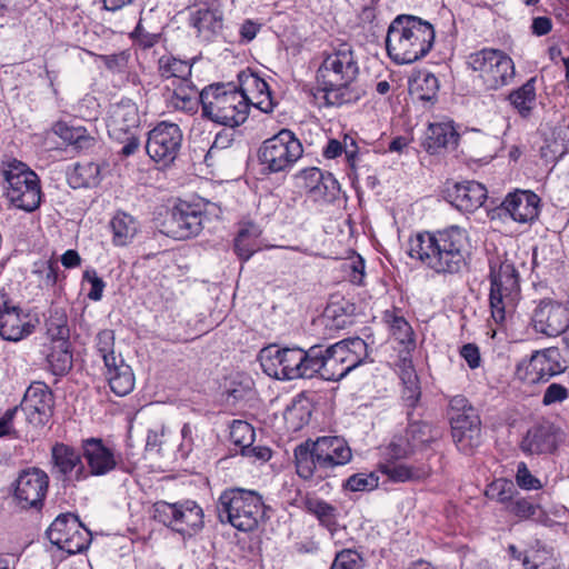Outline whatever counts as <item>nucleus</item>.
<instances>
[{"mask_svg":"<svg viewBox=\"0 0 569 569\" xmlns=\"http://www.w3.org/2000/svg\"><path fill=\"white\" fill-rule=\"evenodd\" d=\"M264 508L260 493L242 488L224 490L217 505L219 520L244 532L252 531L258 527L264 516Z\"/></svg>","mask_w":569,"mask_h":569,"instance_id":"nucleus-7","label":"nucleus"},{"mask_svg":"<svg viewBox=\"0 0 569 569\" xmlns=\"http://www.w3.org/2000/svg\"><path fill=\"white\" fill-rule=\"evenodd\" d=\"M569 398V390L563 385L560 383H551L545 390L542 397L543 406H551L553 403L563 402Z\"/></svg>","mask_w":569,"mask_h":569,"instance_id":"nucleus-59","label":"nucleus"},{"mask_svg":"<svg viewBox=\"0 0 569 569\" xmlns=\"http://www.w3.org/2000/svg\"><path fill=\"white\" fill-rule=\"evenodd\" d=\"M563 441L559 426L549 420L533 423L522 437L520 449L529 456L553 455Z\"/></svg>","mask_w":569,"mask_h":569,"instance_id":"nucleus-18","label":"nucleus"},{"mask_svg":"<svg viewBox=\"0 0 569 569\" xmlns=\"http://www.w3.org/2000/svg\"><path fill=\"white\" fill-rule=\"evenodd\" d=\"M536 78H530L520 88L508 94V100L513 109L523 119H528L536 106Z\"/></svg>","mask_w":569,"mask_h":569,"instance_id":"nucleus-36","label":"nucleus"},{"mask_svg":"<svg viewBox=\"0 0 569 569\" xmlns=\"http://www.w3.org/2000/svg\"><path fill=\"white\" fill-rule=\"evenodd\" d=\"M48 473L38 468L29 467L18 473L12 483V499L23 510H41L49 490Z\"/></svg>","mask_w":569,"mask_h":569,"instance_id":"nucleus-17","label":"nucleus"},{"mask_svg":"<svg viewBox=\"0 0 569 569\" xmlns=\"http://www.w3.org/2000/svg\"><path fill=\"white\" fill-rule=\"evenodd\" d=\"M247 97L251 100L249 101V108L253 106L264 113L271 112L276 106L270 89L254 96L247 93Z\"/></svg>","mask_w":569,"mask_h":569,"instance_id":"nucleus-63","label":"nucleus"},{"mask_svg":"<svg viewBox=\"0 0 569 569\" xmlns=\"http://www.w3.org/2000/svg\"><path fill=\"white\" fill-rule=\"evenodd\" d=\"M449 202L462 212H473L487 199V189L478 181L457 182L448 190Z\"/></svg>","mask_w":569,"mask_h":569,"instance_id":"nucleus-26","label":"nucleus"},{"mask_svg":"<svg viewBox=\"0 0 569 569\" xmlns=\"http://www.w3.org/2000/svg\"><path fill=\"white\" fill-rule=\"evenodd\" d=\"M470 238L466 229L449 226L410 238L409 256L439 276L462 273L470 260Z\"/></svg>","mask_w":569,"mask_h":569,"instance_id":"nucleus-1","label":"nucleus"},{"mask_svg":"<svg viewBox=\"0 0 569 569\" xmlns=\"http://www.w3.org/2000/svg\"><path fill=\"white\" fill-rule=\"evenodd\" d=\"M176 503L166 501H157L151 508V518L159 523L173 530V522L176 518Z\"/></svg>","mask_w":569,"mask_h":569,"instance_id":"nucleus-54","label":"nucleus"},{"mask_svg":"<svg viewBox=\"0 0 569 569\" xmlns=\"http://www.w3.org/2000/svg\"><path fill=\"white\" fill-rule=\"evenodd\" d=\"M256 432L253 427L247 421L233 420L230 427V440L240 448V452L253 445Z\"/></svg>","mask_w":569,"mask_h":569,"instance_id":"nucleus-50","label":"nucleus"},{"mask_svg":"<svg viewBox=\"0 0 569 569\" xmlns=\"http://www.w3.org/2000/svg\"><path fill=\"white\" fill-rule=\"evenodd\" d=\"M516 495H518L516 485L506 478L495 479L486 487L485 490V496L488 499L506 505V507L511 502Z\"/></svg>","mask_w":569,"mask_h":569,"instance_id":"nucleus-48","label":"nucleus"},{"mask_svg":"<svg viewBox=\"0 0 569 569\" xmlns=\"http://www.w3.org/2000/svg\"><path fill=\"white\" fill-rule=\"evenodd\" d=\"M83 280L91 284V289L88 292V298L92 301H99L102 298V292L106 287L104 281L98 277L94 269H87L83 272Z\"/></svg>","mask_w":569,"mask_h":569,"instance_id":"nucleus-60","label":"nucleus"},{"mask_svg":"<svg viewBox=\"0 0 569 569\" xmlns=\"http://www.w3.org/2000/svg\"><path fill=\"white\" fill-rule=\"evenodd\" d=\"M421 397V389L419 381L412 382L409 380V383L403 385L402 390V400L407 407V411H412L418 406Z\"/></svg>","mask_w":569,"mask_h":569,"instance_id":"nucleus-62","label":"nucleus"},{"mask_svg":"<svg viewBox=\"0 0 569 569\" xmlns=\"http://www.w3.org/2000/svg\"><path fill=\"white\" fill-rule=\"evenodd\" d=\"M342 153L346 156L347 163L352 171H356L357 163L360 160V151L356 140L346 134L342 140Z\"/></svg>","mask_w":569,"mask_h":569,"instance_id":"nucleus-61","label":"nucleus"},{"mask_svg":"<svg viewBox=\"0 0 569 569\" xmlns=\"http://www.w3.org/2000/svg\"><path fill=\"white\" fill-rule=\"evenodd\" d=\"M113 232V242L117 246H124L137 232L138 223L127 213H117L110 221Z\"/></svg>","mask_w":569,"mask_h":569,"instance_id":"nucleus-46","label":"nucleus"},{"mask_svg":"<svg viewBox=\"0 0 569 569\" xmlns=\"http://www.w3.org/2000/svg\"><path fill=\"white\" fill-rule=\"evenodd\" d=\"M269 84L257 74H250L242 82V87L239 90H246V93L254 96L257 93L266 92L269 90Z\"/></svg>","mask_w":569,"mask_h":569,"instance_id":"nucleus-64","label":"nucleus"},{"mask_svg":"<svg viewBox=\"0 0 569 569\" xmlns=\"http://www.w3.org/2000/svg\"><path fill=\"white\" fill-rule=\"evenodd\" d=\"M378 469L392 482L419 480L426 476V471L421 468L397 463V461H381L378 466Z\"/></svg>","mask_w":569,"mask_h":569,"instance_id":"nucleus-42","label":"nucleus"},{"mask_svg":"<svg viewBox=\"0 0 569 569\" xmlns=\"http://www.w3.org/2000/svg\"><path fill=\"white\" fill-rule=\"evenodd\" d=\"M448 418L458 450L472 455L481 445V420L477 409L465 396L457 395L449 400Z\"/></svg>","mask_w":569,"mask_h":569,"instance_id":"nucleus-10","label":"nucleus"},{"mask_svg":"<svg viewBox=\"0 0 569 569\" xmlns=\"http://www.w3.org/2000/svg\"><path fill=\"white\" fill-rule=\"evenodd\" d=\"M362 557L356 550L343 549L339 551L330 569H359Z\"/></svg>","mask_w":569,"mask_h":569,"instance_id":"nucleus-58","label":"nucleus"},{"mask_svg":"<svg viewBox=\"0 0 569 569\" xmlns=\"http://www.w3.org/2000/svg\"><path fill=\"white\" fill-rule=\"evenodd\" d=\"M538 506L535 505L529 498L519 497L512 499L511 502L506 507V510L519 518L520 520H527L533 517L537 512Z\"/></svg>","mask_w":569,"mask_h":569,"instance_id":"nucleus-55","label":"nucleus"},{"mask_svg":"<svg viewBox=\"0 0 569 569\" xmlns=\"http://www.w3.org/2000/svg\"><path fill=\"white\" fill-rule=\"evenodd\" d=\"M249 101L246 90L231 83H212L200 91L202 117L230 128L247 120Z\"/></svg>","mask_w":569,"mask_h":569,"instance_id":"nucleus-5","label":"nucleus"},{"mask_svg":"<svg viewBox=\"0 0 569 569\" xmlns=\"http://www.w3.org/2000/svg\"><path fill=\"white\" fill-rule=\"evenodd\" d=\"M435 38V29L429 21L411 14H399L388 27L386 50L397 64H410L430 52Z\"/></svg>","mask_w":569,"mask_h":569,"instance_id":"nucleus-4","label":"nucleus"},{"mask_svg":"<svg viewBox=\"0 0 569 569\" xmlns=\"http://www.w3.org/2000/svg\"><path fill=\"white\" fill-rule=\"evenodd\" d=\"M139 114L136 106L130 103H121L113 108L109 127L113 131L128 132L130 128L138 127Z\"/></svg>","mask_w":569,"mask_h":569,"instance_id":"nucleus-43","label":"nucleus"},{"mask_svg":"<svg viewBox=\"0 0 569 569\" xmlns=\"http://www.w3.org/2000/svg\"><path fill=\"white\" fill-rule=\"evenodd\" d=\"M158 71L163 78H176L180 81L189 80L192 66L188 61L177 59L170 54H162L158 60Z\"/></svg>","mask_w":569,"mask_h":569,"instance_id":"nucleus-44","label":"nucleus"},{"mask_svg":"<svg viewBox=\"0 0 569 569\" xmlns=\"http://www.w3.org/2000/svg\"><path fill=\"white\" fill-rule=\"evenodd\" d=\"M34 273L39 274L46 287H53L59 280V264L57 260L49 259L36 263Z\"/></svg>","mask_w":569,"mask_h":569,"instance_id":"nucleus-56","label":"nucleus"},{"mask_svg":"<svg viewBox=\"0 0 569 569\" xmlns=\"http://www.w3.org/2000/svg\"><path fill=\"white\" fill-rule=\"evenodd\" d=\"M459 133L450 123H430L426 131L423 147L430 154L439 153L442 149H455Z\"/></svg>","mask_w":569,"mask_h":569,"instance_id":"nucleus-29","label":"nucleus"},{"mask_svg":"<svg viewBox=\"0 0 569 569\" xmlns=\"http://www.w3.org/2000/svg\"><path fill=\"white\" fill-rule=\"evenodd\" d=\"M516 483L522 490H539L542 488L541 481L531 473L526 462L517 465Z\"/></svg>","mask_w":569,"mask_h":569,"instance_id":"nucleus-57","label":"nucleus"},{"mask_svg":"<svg viewBox=\"0 0 569 569\" xmlns=\"http://www.w3.org/2000/svg\"><path fill=\"white\" fill-rule=\"evenodd\" d=\"M355 306L346 302L343 305L340 303H330L325 309V312L321 318V322L326 326V328L341 330L352 325V315H353Z\"/></svg>","mask_w":569,"mask_h":569,"instance_id":"nucleus-41","label":"nucleus"},{"mask_svg":"<svg viewBox=\"0 0 569 569\" xmlns=\"http://www.w3.org/2000/svg\"><path fill=\"white\" fill-rule=\"evenodd\" d=\"M53 345L47 353L49 370L54 376H64L72 368V352L69 340L52 341Z\"/></svg>","mask_w":569,"mask_h":569,"instance_id":"nucleus-37","label":"nucleus"},{"mask_svg":"<svg viewBox=\"0 0 569 569\" xmlns=\"http://www.w3.org/2000/svg\"><path fill=\"white\" fill-rule=\"evenodd\" d=\"M82 458L86 459L88 477L103 476L117 466L114 450L107 447L100 438H88L81 441Z\"/></svg>","mask_w":569,"mask_h":569,"instance_id":"nucleus-25","label":"nucleus"},{"mask_svg":"<svg viewBox=\"0 0 569 569\" xmlns=\"http://www.w3.org/2000/svg\"><path fill=\"white\" fill-rule=\"evenodd\" d=\"M408 426L405 436L415 450L422 448L438 438L436 428L427 421L413 420V412L407 411Z\"/></svg>","mask_w":569,"mask_h":569,"instance_id":"nucleus-35","label":"nucleus"},{"mask_svg":"<svg viewBox=\"0 0 569 569\" xmlns=\"http://www.w3.org/2000/svg\"><path fill=\"white\" fill-rule=\"evenodd\" d=\"M106 376L110 389L118 396L130 393L134 386V377L131 368L119 359L113 366L106 367Z\"/></svg>","mask_w":569,"mask_h":569,"instance_id":"nucleus-33","label":"nucleus"},{"mask_svg":"<svg viewBox=\"0 0 569 569\" xmlns=\"http://www.w3.org/2000/svg\"><path fill=\"white\" fill-rule=\"evenodd\" d=\"M28 315L0 289V337L8 341H19L33 331Z\"/></svg>","mask_w":569,"mask_h":569,"instance_id":"nucleus-22","label":"nucleus"},{"mask_svg":"<svg viewBox=\"0 0 569 569\" xmlns=\"http://www.w3.org/2000/svg\"><path fill=\"white\" fill-rule=\"evenodd\" d=\"M468 67L486 90H498L509 84L515 77L512 59L498 49H482L469 54Z\"/></svg>","mask_w":569,"mask_h":569,"instance_id":"nucleus-13","label":"nucleus"},{"mask_svg":"<svg viewBox=\"0 0 569 569\" xmlns=\"http://www.w3.org/2000/svg\"><path fill=\"white\" fill-rule=\"evenodd\" d=\"M293 455L297 473L305 480H325L352 459L348 441L339 436L309 438L295 448Z\"/></svg>","mask_w":569,"mask_h":569,"instance_id":"nucleus-2","label":"nucleus"},{"mask_svg":"<svg viewBox=\"0 0 569 569\" xmlns=\"http://www.w3.org/2000/svg\"><path fill=\"white\" fill-rule=\"evenodd\" d=\"M415 452L416 450L413 449L405 433L395 435L391 441L381 449L383 461L391 462L408 459Z\"/></svg>","mask_w":569,"mask_h":569,"instance_id":"nucleus-47","label":"nucleus"},{"mask_svg":"<svg viewBox=\"0 0 569 569\" xmlns=\"http://www.w3.org/2000/svg\"><path fill=\"white\" fill-rule=\"evenodd\" d=\"M284 420L292 431H298L309 423L311 410L303 400H293L284 411Z\"/></svg>","mask_w":569,"mask_h":569,"instance_id":"nucleus-49","label":"nucleus"},{"mask_svg":"<svg viewBox=\"0 0 569 569\" xmlns=\"http://www.w3.org/2000/svg\"><path fill=\"white\" fill-rule=\"evenodd\" d=\"M52 130L77 152L88 151L97 143L96 138L84 127H73L64 121H58Z\"/></svg>","mask_w":569,"mask_h":569,"instance_id":"nucleus-30","label":"nucleus"},{"mask_svg":"<svg viewBox=\"0 0 569 569\" xmlns=\"http://www.w3.org/2000/svg\"><path fill=\"white\" fill-rule=\"evenodd\" d=\"M168 101L177 110L193 112L200 103V92L190 80H183L178 82Z\"/></svg>","mask_w":569,"mask_h":569,"instance_id":"nucleus-34","label":"nucleus"},{"mask_svg":"<svg viewBox=\"0 0 569 569\" xmlns=\"http://www.w3.org/2000/svg\"><path fill=\"white\" fill-rule=\"evenodd\" d=\"M439 80L431 72H419L410 84V93L417 100L433 104L437 101Z\"/></svg>","mask_w":569,"mask_h":569,"instance_id":"nucleus-38","label":"nucleus"},{"mask_svg":"<svg viewBox=\"0 0 569 569\" xmlns=\"http://www.w3.org/2000/svg\"><path fill=\"white\" fill-rule=\"evenodd\" d=\"M190 21L203 41H213L222 33L223 16L217 9L200 8L192 13Z\"/></svg>","mask_w":569,"mask_h":569,"instance_id":"nucleus-28","label":"nucleus"},{"mask_svg":"<svg viewBox=\"0 0 569 569\" xmlns=\"http://www.w3.org/2000/svg\"><path fill=\"white\" fill-rule=\"evenodd\" d=\"M96 347L104 362V367L113 366L119 359L114 355V333L112 330H102L97 335Z\"/></svg>","mask_w":569,"mask_h":569,"instance_id":"nucleus-51","label":"nucleus"},{"mask_svg":"<svg viewBox=\"0 0 569 569\" xmlns=\"http://www.w3.org/2000/svg\"><path fill=\"white\" fill-rule=\"evenodd\" d=\"M260 228L253 222L243 223L233 241V250L242 261H247L258 250Z\"/></svg>","mask_w":569,"mask_h":569,"instance_id":"nucleus-32","label":"nucleus"},{"mask_svg":"<svg viewBox=\"0 0 569 569\" xmlns=\"http://www.w3.org/2000/svg\"><path fill=\"white\" fill-rule=\"evenodd\" d=\"M51 472L62 481H83L88 478L87 467L82 461V451L63 442L51 447Z\"/></svg>","mask_w":569,"mask_h":569,"instance_id":"nucleus-21","label":"nucleus"},{"mask_svg":"<svg viewBox=\"0 0 569 569\" xmlns=\"http://www.w3.org/2000/svg\"><path fill=\"white\" fill-rule=\"evenodd\" d=\"M6 197L18 209L32 212L41 203L40 179L26 163L12 161L3 170Z\"/></svg>","mask_w":569,"mask_h":569,"instance_id":"nucleus-11","label":"nucleus"},{"mask_svg":"<svg viewBox=\"0 0 569 569\" xmlns=\"http://www.w3.org/2000/svg\"><path fill=\"white\" fill-rule=\"evenodd\" d=\"M263 371L276 379L293 380L315 377L313 346L308 350L299 347L278 348L269 346L260 351Z\"/></svg>","mask_w":569,"mask_h":569,"instance_id":"nucleus-8","label":"nucleus"},{"mask_svg":"<svg viewBox=\"0 0 569 569\" xmlns=\"http://www.w3.org/2000/svg\"><path fill=\"white\" fill-rule=\"evenodd\" d=\"M307 178L316 184L311 186V190L320 196L326 201H332L340 192V184L332 173H323L318 168H311L307 171Z\"/></svg>","mask_w":569,"mask_h":569,"instance_id":"nucleus-40","label":"nucleus"},{"mask_svg":"<svg viewBox=\"0 0 569 569\" xmlns=\"http://www.w3.org/2000/svg\"><path fill=\"white\" fill-rule=\"evenodd\" d=\"M368 358V345L359 337L343 339L327 348L313 346L315 377L339 381Z\"/></svg>","mask_w":569,"mask_h":569,"instance_id":"nucleus-6","label":"nucleus"},{"mask_svg":"<svg viewBox=\"0 0 569 569\" xmlns=\"http://www.w3.org/2000/svg\"><path fill=\"white\" fill-rule=\"evenodd\" d=\"M390 329L395 339L407 348L415 347V335L409 322L401 316H393L390 321Z\"/></svg>","mask_w":569,"mask_h":569,"instance_id":"nucleus-52","label":"nucleus"},{"mask_svg":"<svg viewBox=\"0 0 569 569\" xmlns=\"http://www.w3.org/2000/svg\"><path fill=\"white\" fill-rule=\"evenodd\" d=\"M358 73L359 67L349 44L341 43L327 54L317 71L326 104L342 106L358 101L361 90L353 86Z\"/></svg>","mask_w":569,"mask_h":569,"instance_id":"nucleus-3","label":"nucleus"},{"mask_svg":"<svg viewBox=\"0 0 569 569\" xmlns=\"http://www.w3.org/2000/svg\"><path fill=\"white\" fill-rule=\"evenodd\" d=\"M540 202L533 191L516 189L505 197L497 210L516 222L532 223L539 217Z\"/></svg>","mask_w":569,"mask_h":569,"instance_id":"nucleus-23","label":"nucleus"},{"mask_svg":"<svg viewBox=\"0 0 569 569\" xmlns=\"http://www.w3.org/2000/svg\"><path fill=\"white\" fill-rule=\"evenodd\" d=\"M379 478L373 473H355L350 476L343 487L350 491H370L378 487Z\"/></svg>","mask_w":569,"mask_h":569,"instance_id":"nucleus-53","label":"nucleus"},{"mask_svg":"<svg viewBox=\"0 0 569 569\" xmlns=\"http://www.w3.org/2000/svg\"><path fill=\"white\" fill-rule=\"evenodd\" d=\"M29 423L43 427L53 416L54 396L52 390L42 381L32 382L20 403Z\"/></svg>","mask_w":569,"mask_h":569,"instance_id":"nucleus-20","label":"nucleus"},{"mask_svg":"<svg viewBox=\"0 0 569 569\" xmlns=\"http://www.w3.org/2000/svg\"><path fill=\"white\" fill-rule=\"evenodd\" d=\"M182 142V131L176 123L160 122L148 132L144 151L158 164V170L168 168L177 158Z\"/></svg>","mask_w":569,"mask_h":569,"instance_id":"nucleus-16","label":"nucleus"},{"mask_svg":"<svg viewBox=\"0 0 569 569\" xmlns=\"http://www.w3.org/2000/svg\"><path fill=\"white\" fill-rule=\"evenodd\" d=\"M153 214L154 228L173 239H189L203 228V211L196 203L179 201L172 208L161 204Z\"/></svg>","mask_w":569,"mask_h":569,"instance_id":"nucleus-9","label":"nucleus"},{"mask_svg":"<svg viewBox=\"0 0 569 569\" xmlns=\"http://www.w3.org/2000/svg\"><path fill=\"white\" fill-rule=\"evenodd\" d=\"M302 154V143L289 129L264 140L258 151L260 163L271 173L289 170Z\"/></svg>","mask_w":569,"mask_h":569,"instance_id":"nucleus-14","label":"nucleus"},{"mask_svg":"<svg viewBox=\"0 0 569 569\" xmlns=\"http://www.w3.org/2000/svg\"><path fill=\"white\" fill-rule=\"evenodd\" d=\"M567 367L557 347L535 351L526 365V373L532 383L547 382L552 377L565 372Z\"/></svg>","mask_w":569,"mask_h":569,"instance_id":"nucleus-24","label":"nucleus"},{"mask_svg":"<svg viewBox=\"0 0 569 569\" xmlns=\"http://www.w3.org/2000/svg\"><path fill=\"white\" fill-rule=\"evenodd\" d=\"M489 305L496 322L506 318L507 301L512 302L520 292V277L515 263L505 258L489 261Z\"/></svg>","mask_w":569,"mask_h":569,"instance_id":"nucleus-12","label":"nucleus"},{"mask_svg":"<svg viewBox=\"0 0 569 569\" xmlns=\"http://www.w3.org/2000/svg\"><path fill=\"white\" fill-rule=\"evenodd\" d=\"M47 335L52 341L69 340L70 328L68 325V315L66 308L58 303H52L48 310L46 319Z\"/></svg>","mask_w":569,"mask_h":569,"instance_id":"nucleus-39","label":"nucleus"},{"mask_svg":"<svg viewBox=\"0 0 569 569\" xmlns=\"http://www.w3.org/2000/svg\"><path fill=\"white\" fill-rule=\"evenodd\" d=\"M203 527V510L192 500L177 502L173 531L182 536H192Z\"/></svg>","mask_w":569,"mask_h":569,"instance_id":"nucleus-27","label":"nucleus"},{"mask_svg":"<svg viewBox=\"0 0 569 569\" xmlns=\"http://www.w3.org/2000/svg\"><path fill=\"white\" fill-rule=\"evenodd\" d=\"M531 320L539 333L553 338L565 336L569 329V307L550 298L541 299Z\"/></svg>","mask_w":569,"mask_h":569,"instance_id":"nucleus-19","label":"nucleus"},{"mask_svg":"<svg viewBox=\"0 0 569 569\" xmlns=\"http://www.w3.org/2000/svg\"><path fill=\"white\" fill-rule=\"evenodd\" d=\"M99 181L100 166L96 162L78 163L69 176V183L73 188L93 187Z\"/></svg>","mask_w":569,"mask_h":569,"instance_id":"nucleus-45","label":"nucleus"},{"mask_svg":"<svg viewBox=\"0 0 569 569\" xmlns=\"http://www.w3.org/2000/svg\"><path fill=\"white\" fill-rule=\"evenodd\" d=\"M305 510L317 518L320 526L325 527L331 535L338 530L339 511L336 506L318 497L307 496L303 499Z\"/></svg>","mask_w":569,"mask_h":569,"instance_id":"nucleus-31","label":"nucleus"},{"mask_svg":"<svg viewBox=\"0 0 569 569\" xmlns=\"http://www.w3.org/2000/svg\"><path fill=\"white\" fill-rule=\"evenodd\" d=\"M47 537L52 545L69 555L84 551L91 542L90 531L71 512L59 515L48 528Z\"/></svg>","mask_w":569,"mask_h":569,"instance_id":"nucleus-15","label":"nucleus"}]
</instances>
